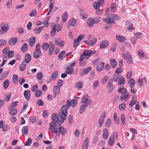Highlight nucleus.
Returning <instances> with one entry per match:
<instances>
[{
    "instance_id": "nucleus-1",
    "label": "nucleus",
    "mask_w": 149,
    "mask_h": 149,
    "mask_svg": "<svg viewBox=\"0 0 149 149\" xmlns=\"http://www.w3.org/2000/svg\"><path fill=\"white\" fill-rule=\"evenodd\" d=\"M41 44L40 43H38L36 46L35 51L33 54V57L34 58L38 59L42 56V53L40 48Z\"/></svg>"
},
{
    "instance_id": "nucleus-2",
    "label": "nucleus",
    "mask_w": 149,
    "mask_h": 149,
    "mask_svg": "<svg viewBox=\"0 0 149 149\" xmlns=\"http://www.w3.org/2000/svg\"><path fill=\"white\" fill-rule=\"evenodd\" d=\"M1 29L0 30V34L2 35L5 33L9 29L8 24L7 23H3L1 25Z\"/></svg>"
},
{
    "instance_id": "nucleus-3",
    "label": "nucleus",
    "mask_w": 149,
    "mask_h": 149,
    "mask_svg": "<svg viewBox=\"0 0 149 149\" xmlns=\"http://www.w3.org/2000/svg\"><path fill=\"white\" fill-rule=\"evenodd\" d=\"M123 58L126 60L127 63L129 64L132 63V60L130 54L128 52H126V54L124 53L122 54Z\"/></svg>"
},
{
    "instance_id": "nucleus-4",
    "label": "nucleus",
    "mask_w": 149,
    "mask_h": 149,
    "mask_svg": "<svg viewBox=\"0 0 149 149\" xmlns=\"http://www.w3.org/2000/svg\"><path fill=\"white\" fill-rule=\"evenodd\" d=\"M96 51L95 50H86L83 52L84 54L86 56V59H88L92 55L95 54Z\"/></svg>"
},
{
    "instance_id": "nucleus-5",
    "label": "nucleus",
    "mask_w": 149,
    "mask_h": 149,
    "mask_svg": "<svg viewBox=\"0 0 149 149\" xmlns=\"http://www.w3.org/2000/svg\"><path fill=\"white\" fill-rule=\"evenodd\" d=\"M67 106L66 105L64 104L62 106L61 111H60L58 113V115L60 116H62L63 114H65L66 116L67 115V110L68 109Z\"/></svg>"
},
{
    "instance_id": "nucleus-6",
    "label": "nucleus",
    "mask_w": 149,
    "mask_h": 149,
    "mask_svg": "<svg viewBox=\"0 0 149 149\" xmlns=\"http://www.w3.org/2000/svg\"><path fill=\"white\" fill-rule=\"evenodd\" d=\"M97 38H94L89 40L88 41L85 40L84 41V42L87 44L89 46H92L95 44L97 41Z\"/></svg>"
},
{
    "instance_id": "nucleus-7",
    "label": "nucleus",
    "mask_w": 149,
    "mask_h": 149,
    "mask_svg": "<svg viewBox=\"0 0 149 149\" xmlns=\"http://www.w3.org/2000/svg\"><path fill=\"white\" fill-rule=\"evenodd\" d=\"M92 69L91 67H89L87 68L81 69L80 70V74L81 76H83L84 75L87 74Z\"/></svg>"
},
{
    "instance_id": "nucleus-8",
    "label": "nucleus",
    "mask_w": 149,
    "mask_h": 149,
    "mask_svg": "<svg viewBox=\"0 0 149 149\" xmlns=\"http://www.w3.org/2000/svg\"><path fill=\"white\" fill-rule=\"evenodd\" d=\"M106 112L105 111H104L101 116L99 121L98 122V123L99 124V127L100 128L102 126L104 121V119L106 116Z\"/></svg>"
},
{
    "instance_id": "nucleus-9",
    "label": "nucleus",
    "mask_w": 149,
    "mask_h": 149,
    "mask_svg": "<svg viewBox=\"0 0 149 149\" xmlns=\"http://www.w3.org/2000/svg\"><path fill=\"white\" fill-rule=\"evenodd\" d=\"M112 80H110L108 82L107 85V88L108 89V91L109 93H111L113 90L115 86L113 84V82Z\"/></svg>"
},
{
    "instance_id": "nucleus-10",
    "label": "nucleus",
    "mask_w": 149,
    "mask_h": 149,
    "mask_svg": "<svg viewBox=\"0 0 149 149\" xmlns=\"http://www.w3.org/2000/svg\"><path fill=\"white\" fill-rule=\"evenodd\" d=\"M88 97L89 96L87 94L84 95L81 100V102L82 103L84 104L85 103L89 102L88 103L89 104L91 103V101L90 99H88Z\"/></svg>"
},
{
    "instance_id": "nucleus-11",
    "label": "nucleus",
    "mask_w": 149,
    "mask_h": 149,
    "mask_svg": "<svg viewBox=\"0 0 149 149\" xmlns=\"http://www.w3.org/2000/svg\"><path fill=\"white\" fill-rule=\"evenodd\" d=\"M89 102L87 103H85L84 104H82L79 109V113L81 114L83 113L84 111H85L86 108L87 107L88 105H89Z\"/></svg>"
},
{
    "instance_id": "nucleus-12",
    "label": "nucleus",
    "mask_w": 149,
    "mask_h": 149,
    "mask_svg": "<svg viewBox=\"0 0 149 149\" xmlns=\"http://www.w3.org/2000/svg\"><path fill=\"white\" fill-rule=\"evenodd\" d=\"M102 21L103 22L108 24H114L115 23L113 19L110 17L103 18L102 19Z\"/></svg>"
},
{
    "instance_id": "nucleus-13",
    "label": "nucleus",
    "mask_w": 149,
    "mask_h": 149,
    "mask_svg": "<svg viewBox=\"0 0 149 149\" xmlns=\"http://www.w3.org/2000/svg\"><path fill=\"white\" fill-rule=\"evenodd\" d=\"M49 125L50 127L49 128V130H51L53 129V128L54 127H56L58 126H60L61 125L59 123H57L56 122H54L53 121L49 123Z\"/></svg>"
},
{
    "instance_id": "nucleus-14",
    "label": "nucleus",
    "mask_w": 149,
    "mask_h": 149,
    "mask_svg": "<svg viewBox=\"0 0 149 149\" xmlns=\"http://www.w3.org/2000/svg\"><path fill=\"white\" fill-rule=\"evenodd\" d=\"M24 95L26 100H29L31 98L30 91L29 90H25L24 92Z\"/></svg>"
},
{
    "instance_id": "nucleus-15",
    "label": "nucleus",
    "mask_w": 149,
    "mask_h": 149,
    "mask_svg": "<svg viewBox=\"0 0 149 149\" xmlns=\"http://www.w3.org/2000/svg\"><path fill=\"white\" fill-rule=\"evenodd\" d=\"M121 76L120 74H115L113 76V79H111L110 80H112V82H116L118 81L120 79Z\"/></svg>"
},
{
    "instance_id": "nucleus-16",
    "label": "nucleus",
    "mask_w": 149,
    "mask_h": 149,
    "mask_svg": "<svg viewBox=\"0 0 149 149\" xmlns=\"http://www.w3.org/2000/svg\"><path fill=\"white\" fill-rule=\"evenodd\" d=\"M116 38L117 40L120 42H123L127 40L125 37L120 35H117Z\"/></svg>"
},
{
    "instance_id": "nucleus-17",
    "label": "nucleus",
    "mask_w": 149,
    "mask_h": 149,
    "mask_svg": "<svg viewBox=\"0 0 149 149\" xmlns=\"http://www.w3.org/2000/svg\"><path fill=\"white\" fill-rule=\"evenodd\" d=\"M106 16L109 17L114 20V19L115 20H119L120 19V17L118 15L113 14H109L108 15H106Z\"/></svg>"
},
{
    "instance_id": "nucleus-18",
    "label": "nucleus",
    "mask_w": 149,
    "mask_h": 149,
    "mask_svg": "<svg viewBox=\"0 0 149 149\" xmlns=\"http://www.w3.org/2000/svg\"><path fill=\"white\" fill-rule=\"evenodd\" d=\"M77 22L76 19L72 18L69 21L68 24V27L70 28L72 26H74L76 24Z\"/></svg>"
},
{
    "instance_id": "nucleus-19",
    "label": "nucleus",
    "mask_w": 149,
    "mask_h": 149,
    "mask_svg": "<svg viewBox=\"0 0 149 149\" xmlns=\"http://www.w3.org/2000/svg\"><path fill=\"white\" fill-rule=\"evenodd\" d=\"M109 44V42L107 40H104L102 42L100 45V48L102 49L107 47Z\"/></svg>"
},
{
    "instance_id": "nucleus-20",
    "label": "nucleus",
    "mask_w": 149,
    "mask_h": 149,
    "mask_svg": "<svg viewBox=\"0 0 149 149\" xmlns=\"http://www.w3.org/2000/svg\"><path fill=\"white\" fill-rule=\"evenodd\" d=\"M95 23L94 19L92 17H90L88 20L87 24L89 27H92Z\"/></svg>"
},
{
    "instance_id": "nucleus-21",
    "label": "nucleus",
    "mask_w": 149,
    "mask_h": 149,
    "mask_svg": "<svg viewBox=\"0 0 149 149\" xmlns=\"http://www.w3.org/2000/svg\"><path fill=\"white\" fill-rule=\"evenodd\" d=\"M54 97L55 98L56 95H58L59 94V88L57 86H54Z\"/></svg>"
},
{
    "instance_id": "nucleus-22",
    "label": "nucleus",
    "mask_w": 149,
    "mask_h": 149,
    "mask_svg": "<svg viewBox=\"0 0 149 149\" xmlns=\"http://www.w3.org/2000/svg\"><path fill=\"white\" fill-rule=\"evenodd\" d=\"M18 40L17 37H15L11 38L8 41L10 45L13 46L15 45L17 43Z\"/></svg>"
},
{
    "instance_id": "nucleus-23",
    "label": "nucleus",
    "mask_w": 149,
    "mask_h": 149,
    "mask_svg": "<svg viewBox=\"0 0 149 149\" xmlns=\"http://www.w3.org/2000/svg\"><path fill=\"white\" fill-rule=\"evenodd\" d=\"M88 145V138L86 137L83 143L82 149H87Z\"/></svg>"
},
{
    "instance_id": "nucleus-24",
    "label": "nucleus",
    "mask_w": 149,
    "mask_h": 149,
    "mask_svg": "<svg viewBox=\"0 0 149 149\" xmlns=\"http://www.w3.org/2000/svg\"><path fill=\"white\" fill-rule=\"evenodd\" d=\"M109 132L107 128H105L103 130V134H102V137L104 140L107 139L108 138V135H109Z\"/></svg>"
},
{
    "instance_id": "nucleus-25",
    "label": "nucleus",
    "mask_w": 149,
    "mask_h": 149,
    "mask_svg": "<svg viewBox=\"0 0 149 149\" xmlns=\"http://www.w3.org/2000/svg\"><path fill=\"white\" fill-rule=\"evenodd\" d=\"M31 60V55L28 53L26 54L24 57V61L26 63H29Z\"/></svg>"
},
{
    "instance_id": "nucleus-26",
    "label": "nucleus",
    "mask_w": 149,
    "mask_h": 149,
    "mask_svg": "<svg viewBox=\"0 0 149 149\" xmlns=\"http://www.w3.org/2000/svg\"><path fill=\"white\" fill-rule=\"evenodd\" d=\"M58 131L62 135H65L67 132V129L63 126H61L59 128Z\"/></svg>"
},
{
    "instance_id": "nucleus-27",
    "label": "nucleus",
    "mask_w": 149,
    "mask_h": 149,
    "mask_svg": "<svg viewBox=\"0 0 149 149\" xmlns=\"http://www.w3.org/2000/svg\"><path fill=\"white\" fill-rule=\"evenodd\" d=\"M104 63L103 62H101V63L98 64L97 65L96 69L98 71H100L102 70L104 67Z\"/></svg>"
},
{
    "instance_id": "nucleus-28",
    "label": "nucleus",
    "mask_w": 149,
    "mask_h": 149,
    "mask_svg": "<svg viewBox=\"0 0 149 149\" xmlns=\"http://www.w3.org/2000/svg\"><path fill=\"white\" fill-rule=\"evenodd\" d=\"M129 93H127L124 94H122L120 97L121 100H124V101H127L129 98Z\"/></svg>"
},
{
    "instance_id": "nucleus-29",
    "label": "nucleus",
    "mask_w": 149,
    "mask_h": 149,
    "mask_svg": "<svg viewBox=\"0 0 149 149\" xmlns=\"http://www.w3.org/2000/svg\"><path fill=\"white\" fill-rule=\"evenodd\" d=\"M80 13L81 16L84 19H86L88 15L86 13L85 11L82 9H80Z\"/></svg>"
},
{
    "instance_id": "nucleus-30",
    "label": "nucleus",
    "mask_w": 149,
    "mask_h": 149,
    "mask_svg": "<svg viewBox=\"0 0 149 149\" xmlns=\"http://www.w3.org/2000/svg\"><path fill=\"white\" fill-rule=\"evenodd\" d=\"M84 85V83L82 81H79L75 84V87L77 89L81 88Z\"/></svg>"
},
{
    "instance_id": "nucleus-31",
    "label": "nucleus",
    "mask_w": 149,
    "mask_h": 149,
    "mask_svg": "<svg viewBox=\"0 0 149 149\" xmlns=\"http://www.w3.org/2000/svg\"><path fill=\"white\" fill-rule=\"evenodd\" d=\"M36 41V38L35 37H31L29 39V44L30 46L32 47L34 46Z\"/></svg>"
},
{
    "instance_id": "nucleus-32",
    "label": "nucleus",
    "mask_w": 149,
    "mask_h": 149,
    "mask_svg": "<svg viewBox=\"0 0 149 149\" xmlns=\"http://www.w3.org/2000/svg\"><path fill=\"white\" fill-rule=\"evenodd\" d=\"M52 119L53 122H56L57 123H58V115L57 114L54 113L52 116Z\"/></svg>"
},
{
    "instance_id": "nucleus-33",
    "label": "nucleus",
    "mask_w": 149,
    "mask_h": 149,
    "mask_svg": "<svg viewBox=\"0 0 149 149\" xmlns=\"http://www.w3.org/2000/svg\"><path fill=\"white\" fill-rule=\"evenodd\" d=\"M44 28V26H41L35 28L34 30V33L37 34H39L41 32V30H42Z\"/></svg>"
},
{
    "instance_id": "nucleus-34",
    "label": "nucleus",
    "mask_w": 149,
    "mask_h": 149,
    "mask_svg": "<svg viewBox=\"0 0 149 149\" xmlns=\"http://www.w3.org/2000/svg\"><path fill=\"white\" fill-rule=\"evenodd\" d=\"M22 131V134L27 135L28 133V127L26 126H24L23 127Z\"/></svg>"
},
{
    "instance_id": "nucleus-35",
    "label": "nucleus",
    "mask_w": 149,
    "mask_h": 149,
    "mask_svg": "<svg viewBox=\"0 0 149 149\" xmlns=\"http://www.w3.org/2000/svg\"><path fill=\"white\" fill-rule=\"evenodd\" d=\"M117 5L115 3H113L111 5L110 11L111 12L114 13L116 11Z\"/></svg>"
},
{
    "instance_id": "nucleus-36",
    "label": "nucleus",
    "mask_w": 149,
    "mask_h": 149,
    "mask_svg": "<svg viewBox=\"0 0 149 149\" xmlns=\"http://www.w3.org/2000/svg\"><path fill=\"white\" fill-rule=\"evenodd\" d=\"M21 49L23 52H25L28 49V44L26 43H25L22 45Z\"/></svg>"
},
{
    "instance_id": "nucleus-37",
    "label": "nucleus",
    "mask_w": 149,
    "mask_h": 149,
    "mask_svg": "<svg viewBox=\"0 0 149 149\" xmlns=\"http://www.w3.org/2000/svg\"><path fill=\"white\" fill-rule=\"evenodd\" d=\"M130 87L133 88L134 86L135 82L134 79L133 78L130 79L128 81Z\"/></svg>"
},
{
    "instance_id": "nucleus-38",
    "label": "nucleus",
    "mask_w": 149,
    "mask_h": 149,
    "mask_svg": "<svg viewBox=\"0 0 149 149\" xmlns=\"http://www.w3.org/2000/svg\"><path fill=\"white\" fill-rule=\"evenodd\" d=\"M42 48L45 51H47L49 48V45L48 43H44L42 45Z\"/></svg>"
},
{
    "instance_id": "nucleus-39",
    "label": "nucleus",
    "mask_w": 149,
    "mask_h": 149,
    "mask_svg": "<svg viewBox=\"0 0 149 149\" xmlns=\"http://www.w3.org/2000/svg\"><path fill=\"white\" fill-rule=\"evenodd\" d=\"M110 64L112 68H113L116 65L117 61L115 59H111L110 60Z\"/></svg>"
},
{
    "instance_id": "nucleus-40",
    "label": "nucleus",
    "mask_w": 149,
    "mask_h": 149,
    "mask_svg": "<svg viewBox=\"0 0 149 149\" xmlns=\"http://www.w3.org/2000/svg\"><path fill=\"white\" fill-rule=\"evenodd\" d=\"M18 77L17 75L15 74H14L13 77V80L14 83L15 84H17L18 82Z\"/></svg>"
},
{
    "instance_id": "nucleus-41",
    "label": "nucleus",
    "mask_w": 149,
    "mask_h": 149,
    "mask_svg": "<svg viewBox=\"0 0 149 149\" xmlns=\"http://www.w3.org/2000/svg\"><path fill=\"white\" fill-rule=\"evenodd\" d=\"M56 26H54V27L52 28L51 32V36L52 37L54 36L56 34Z\"/></svg>"
},
{
    "instance_id": "nucleus-42",
    "label": "nucleus",
    "mask_w": 149,
    "mask_h": 149,
    "mask_svg": "<svg viewBox=\"0 0 149 149\" xmlns=\"http://www.w3.org/2000/svg\"><path fill=\"white\" fill-rule=\"evenodd\" d=\"M26 66V64L24 62L22 63L19 66V70L20 71H22L24 70Z\"/></svg>"
},
{
    "instance_id": "nucleus-43",
    "label": "nucleus",
    "mask_w": 149,
    "mask_h": 149,
    "mask_svg": "<svg viewBox=\"0 0 149 149\" xmlns=\"http://www.w3.org/2000/svg\"><path fill=\"white\" fill-rule=\"evenodd\" d=\"M9 71H8L3 72L0 76V79L2 80L6 77L9 73Z\"/></svg>"
},
{
    "instance_id": "nucleus-44",
    "label": "nucleus",
    "mask_w": 149,
    "mask_h": 149,
    "mask_svg": "<svg viewBox=\"0 0 149 149\" xmlns=\"http://www.w3.org/2000/svg\"><path fill=\"white\" fill-rule=\"evenodd\" d=\"M68 17V15L67 13L65 12L62 15V21L64 22H65L66 21L67 18Z\"/></svg>"
},
{
    "instance_id": "nucleus-45",
    "label": "nucleus",
    "mask_w": 149,
    "mask_h": 149,
    "mask_svg": "<svg viewBox=\"0 0 149 149\" xmlns=\"http://www.w3.org/2000/svg\"><path fill=\"white\" fill-rule=\"evenodd\" d=\"M61 117V119L58 121V123L60 124V125L63 122L64 120H65L66 119V116L65 114H63L62 116H60Z\"/></svg>"
},
{
    "instance_id": "nucleus-46",
    "label": "nucleus",
    "mask_w": 149,
    "mask_h": 149,
    "mask_svg": "<svg viewBox=\"0 0 149 149\" xmlns=\"http://www.w3.org/2000/svg\"><path fill=\"white\" fill-rule=\"evenodd\" d=\"M127 25H128L127 28L128 29L130 30H133L134 29V28H133L132 26V22L130 21H127Z\"/></svg>"
},
{
    "instance_id": "nucleus-47",
    "label": "nucleus",
    "mask_w": 149,
    "mask_h": 149,
    "mask_svg": "<svg viewBox=\"0 0 149 149\" xmlns=\"http://www.w3.org/2000/svg\"><path fill=\"white\" fill-rule=\"evenodd\" d=\"M118 92L122 94L126 93L127 92V91L126 88H120L118 89Z\"/></svg>"
},
{
    "instance_id": "nucleus-48",
    "label": "nucleus",
    "mask_w": 149,
    "mask_h": 149,
    "mask_svg": "<svg viewBox=\"0 0 149 149\" xmlns=\"http://www.w3.org/2000/svg\"><path fill=\"white\" fill-rule=\"evenodd\" d=\"M10 81L8 79H6L3 83V87L5 89H7L9 86Z\"/></svg>"
},
{
    "instance_id": "nucleus-49",
    "label": "nucleus",
    "mask_w": 149,
    "mask_h": 149,
    "mask_svg": "<svg viewBox=\"0 0 149 149\" xmlns=\"http://www.w3.org/2000/svg\"><path fill=\"white\" fill-rule=\"evenodd\" d=\"M99 81L98 80L95 81L93 83V89H95L97 87L99 86Z\"/></svg>"
},
{
    "instance_id": "nucleus-50",
    "label": "nucleus",
    "mask_w": 149,
    "mask_h": 149,
    "mask_svg": "<svg viewBox=\"0 0 149 149\" xmlns=\"http://www.w3.org/2000/svg\"><path fill=\"white\" fill-rule=\"evenodd\" d=\"M58 75V72L57 71H56L53 72L52 75V78L53 80L57 78Z\"/></svg>"
},
{
    "instance_id": "nucleus-51",
    "label": "nucleus",
    "mask_w": 149,
    "mask_h": 149,
    "mask_svg": "<svg viewBox=\"0 0 149 149\" xmlns=\"http://www.w3.org/2000/svg\"><path fill=\"white\" fill-rule=\"evenodd\" d=\"M114 139L113 138L112 136H110L109 137L108 141V144L110 146H112L114 143Z\"/></svg>"
},
{
    "instance_id": "nucleus-52",
    "label": "nucleus",
    "mask_w": 149,
    "mask_h": 149,
    "mask_svg": "<svg viewBox=\"0 0 149 149\" xmlns=\"http://www.w3.org/2000/svg\"><path fill=\"white\" fill-rule=\"evenodd\" d=\"M71 106L74 107H75L77 103V102L76 100L73 99L70 101Z\"/></svg>"
},
{
    "instance_id": "nucleus-53",
    "label": "nucleus",
    "mask_w": 149,
    "mask_h": 149,
    "mask_svg": "<svg viewBox=\"0 0 149 149\" xmlns=\"http://www.w3.org/2000/svg\"><path fill=\"white\" fill-rule=\"evenodd\" d=\"M55 47H49L48 51V55L49 56H50L52 54L53 52L55 49Z\"/></svg>"
},
{
    "instance_id": "nucleus-54",
    "label": "nucleus",
    "mask_w": 149,
    "mask_h": 149,
    "mask_svg": "<svg viewBox=\"0 0 149 149\" xmlns=\"http://www.w3.org/2000/svg\"><path fill=\"white\" fill-rule=\"evenodd\" d=\"M17 112V110L15 109H14L10 110L9 112V113L10 115L12 116L16 114Z\"/></svg>"
},
{
    "instance_id": "nucleus-55",
    "label": "nucleus",
    "mask_w": 149,
    "mask_h": 149,
    "mask_svg": "<svg viewBox=\"0 0 149 149\" xmlns=\"http://www.w3.org/2000/svg\"><path fill=\"white\" fill-rule=\"evenodd\" d=\"M32 143V140L31 139L29 138L26 142L25 143L24 145V146H29Z\"/></svg>"
},
{
    "instance_id": "nucleus-56",
    "label": "nucleus",
    "mask_w": 149,
    "mask_h": 149,
    "mask_svg": "<svg viewBox=\"0 0 149 149\" xmlns=\"http://www.w3.org/2000/svg\"><path fill=\"white\" fill-rule=\"evenodd\" d=\"M11 95L12 93H8L6 95L5 99L7 101H8L10 100Z\"/></svg>"
},
{
    "instance_id": "nucleus-57",
    "label": "nucleus",
    "mask_w": 149,
    "mask_h": 149,
    "mask_svg": "<svg viewBox=\"0 0 149 149\" xmlns=\"http://www.w3.org/2000/svg\"><path fill=\"white\" fill-rule=\"evenodd\" d=\"M42 93V92L41 90H38L35 93V96L36 97H39Z\"/></svg>"
},
{
    "instance_id": "nucleus-58",
    "label": "nucleus",
    "mask_w": 149,
    "mask_h": 149,
    "mask_svg": "<svg viewBox=\"0 0 149 149\" xmlns=\"http://www.w3.org/2000/svg\"><path fill=\"white\" fill-rule=\"evenodd\" d=\"M100 4L98 2H95L93 4V6L94 7V8L95 9H97L99 8L100 6Z\"/></svg>"
},
{
    "instance_id": "nucleus-59",
    "label": "nucleus",
    "mask_w": 149,
    "mask_h": 149,
    "mask_svg": "<svg viewBox=\"0 0 149 149\" xmlns=\"http://www.w3.org/2000/svg\"><path fill=\"white\" fill-rule=\"evenodd\" d=\"M119 107L120 110L123 111L125 108L126 104L125 103H123L119 105Z\"/></svg>"
},
{
    "instance_id": "nucleus-60",
    "label": "nucleus",
    "mask_w": 149,
    "mask_h": 149,
    "mask_svg": "<svg viewBox=\"0 0 149 149\" xmlns=\"http://www.w3.org/2000/svg\"><path fill=\"white\" fill-rule=\"evenodd\" d=\"M121 121L122 124L124 125H125V115L123 114H122L120 116Z\"/></svg>"
},
{
    "instance_id": "nucleus-61",
    "label": "nucleus",
    "mask_w": 149,
    "mask_h": 149,
    "mask_svg": "<svg viewBox=\"0 0 149 149\" xmlns=\"http://www.w3.org/2000/svg\"><path fill=\"white\" fill-rule=\"evenodd\" d=\"M138 85L141 87H142L143 84L142 79L141 78H139L138 80Z\"/></svg>"
},
{
    "instance_id": "nucleus-62",
    "label": "nucleus",
    "mask_w": 149,
    "mask_h": 149,
    "mask_svg": "<svg viewBox=\"0 0 149 149\" xmlns=\"http://www.w3.org/2000/svg\"><path fill=\"white\" fill-rule=\"evenodd\" d=\"M125 80L124 77H122L121 79L118 82V84L119 85L121 84H123L125 83Z\"/></svg>"
},
{
    "instance_id": "nucleus-63",
    "label": "nucleus",
    "mask_w": 149,
    "mask_h": 149,
    "mask_svg": "<svg viewBox=\"0 0 149 149\" xmlns=\"http://www.w3.org/2000/svg\"><path fill=\"white\" fill-rule=\"evenodd\" d=\"M65 72L68 74L71 75L74 72V69H71L70 70H66L65 71Z\"/></svg>"
},
{
    "instance_id": "nucleus-64",
    "label": "nucleus",
    "mask_w": 149,
    "mask_h": 149,
    "mask_svg": "<svg viewBox=\"0 0 149 149\" xmlns=\"http://www.w3.org/2000/svg\"><path fill=\"white\" fill-rule=\"evenodd\" d=\"M123 69V68H119L116 70L115 71V73L117 74H119L122 72Z\"/></svg>"
}]
</instances>
